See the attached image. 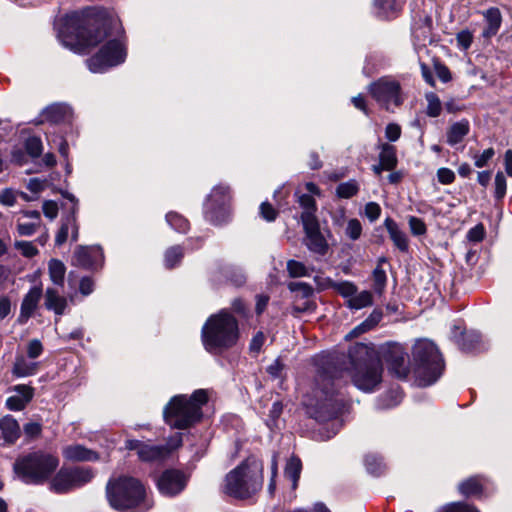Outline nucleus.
I'll return each instance as SVG.
<instances>
[{
    "label": "nucleus",
    "instance_id": "nucleus-1",
    "mask_svg": "<svg viewBox=\"0 0 512 512\" xmlns=\"http://www.w3.org/2000/svg\"><path fill=\"white\" fill-rule=\"evenodd\" d=\"M58 38L63 46L79 54L107 39L99 52L87 60L89 70L94 73L123 63L127 56L120 20L102 8L67 14L58 30Z\"/></svg>",
    "mask_w": 512,
    "mask_h": 512
},
{
    "label": "nucleus",
    "instance_id": "nucleus-2",
    "mask_svg": "<svg viewBox=\"0 0 512 512\" xmlns=\"http://www.w3.org/2000/svg\"><path fill=\"white\" fill-rule=\"evenodd\" d=\"M344 370L359 390L371 393L383 379V363L373 343L357 342L350 346Z\"/></svg>",
    "mask_w": 512,
    "mask_h": 512
},
{
    "label": "nucleus",
    "instance_id": "nucleus-3",
    "mask_svg": "<svg viewBox=\"0 0 512 512\" xmlns=\"http://www.w3.org/2000/svg\"><path fill=\"white\" fill-rule=\"evenodd\" d=\"M263 483V461L251 455L226 474L221 492L236 500H249L262 490Z\"/></svg>",
    "mask_w": 512,
    "mask_h": 512
},
{
    "label": "nucleus",
    "instance_id": "nucleus-4",
    "mask_svg": "<svg viewBox=\"0 0 512 512\" xmlns=\"http://www.w3.org/2000/svg\"><path fill=\"white\" fill-rule=\"evenodd\" d=\"M238 339V321L225 310L212 315L202 329L203 345L213 354H220L233 347Z\"/></svg>",
    "mask_w": 512,
    "mask_h": 512
},
{
    "label": "nucleus",
    "instance_id": "nucleus-5",
    "mask_svg": "<svg viewBox=\"0 0 512 512\" xmlns=\"http://www.w3.org/2000/svg\"><path fill=\"white\" fill-rule=\"evenodd\" d=\"M304 405L309 416L319 422L328 421L339 414L343 403L335 394L332 375L326 371L318 374L313 395L305 397Z\"/></svg>",
    "mask_w": 512,
    "mask_h": 512
},
{
    "label": "nucleus",
    "instance_id": "nucleus-6",
    "mask_svg": "<svg viewBox=\"0 0 512 512\" xmlns=\"http://www.w3.org/2000/svg\"><path fill=\"white\" fill-rule=\"evenodd\" d=\"M208 402V393L198 389L190 397L174 396L164 409L165 422L173 428L186 429L202 417V407Z\"/></svg>",
    "mask_w": 512,
    "mask_h": 512
},
{
    "label": "nucleus",
    "instance_id": "nucleus-7",
    "mask_svg": "<svg viewBox=\"0 0 512 512\" xmlns=\"http://www.w3.org/2000/svg\"><path fill=\"white\" fill-rule=\"evenodd\" d=\"M58 466L56 455L37 450L19 456L14 462L13 471L24 483L39 485L50 479Z\"/></svg>",
    "mask_w": 512,
    "mask_h": 512
},
{
    "label": "nucleus",
    "instance_id": "nucleus-8",
    "mask_svg": "<svg viewBox=\"0 0 512 512\" xmlns=\"http://www.w3.org/2000/svg\"><path fill=\"white\" fill-rule=\"evenodd\" d=\"M106 493L110 505L116 510L126 511L138 508L143 512L152 506L145 501L144 486L133 477L122 476L110 480Z\"/></svg>",
    "mask_w": 512,
    "mask_h": 512
},
{
    "label": "nucleus",
    "instance_id": "nucleus-9",
    "mask_svg": "<svg viewBox=\"0 0 512 512\" xmlns=\"http://www.w3.org/2000/svg\"><path fill=\"white\" fill-rule=\"evenodd\" d=\"M414 373L421 386L435 383L444 370L443 358L436 345L429 340H418L412 349Z\"/></svg>",
    "mask_w": 512,
    "mask_h": 512
},
{
    "label": "nucleus",
    "instance_id": "nucleus-10",
    "mask_svg": "<svg viewBox=\"0 0 512 512\" xmlns=\"http://www.w3.org/2000/svg\"><path fill=\"white\" fill-rule=\"evenodd\" d=\"M372 98L385 110L394 111L404 102L400 82L392 76H383L369 85Z\"/></svg>",
    "mask_w": 512,
    "mask_h": 512
},
{
    "label": "nucleus",
    "instance_id": "nucleus-11",
    "mask_svg": "<svg viewBox=\"0 0 512 512\" xmlns=\"http://www.w3.org/2000/svg\"><path fill=\"white\" fill-rule=\"evenodd\" d=\"M181 444L182 434L175 433L164 445H154L140 440L129 439L125 442V448L130 451H136L139 460L143 462H157L168 458Z\"/></svg>",
    "mask_w": 512,
    "mask_h": 512
},
{
    "label": "nucleus",
    "instance_id": "nucleus-12",
    "mask_svg": "<svg viewBox=\"0 0 512 512\" xmlns=\"http://www.w3.org/2000/svg\"><path fill=\"white\" fill-rule=\"evenodd\" d=\"M231 191L226 185L215 186L204 204V215L214 225L226 222L230 215Z\"/></svg>",
    "mask_w": 512,
    "mask_h": 512
},
{
    "label": "nucleus",
    "instance_id": "nucleus-13",
    "mask_svg": "<svg viewBox=\"0 0 512 512\" xmlns=\"http://www.w3.org/2000/svg\"><path fill=\"white\" fill-rule=\"evenodd\" d=\"M93 473L87 468H61L50 482V490L63 494L91 481Z\"/></svg>",
    "mask_w": 512,
    "mask_h": 512
},
{
    "label": "nucleus",
    "instance_id": "nucleus-14",
    "mask_svg": "<svg viewBox=\"0 0 512 512\" xmlns=\"http://www.w3.org/2000/svg\"><path fill=\"white\" fill-rule=\"evenodd\" d=\"M380 358L386 363L389 372L398 379L408 377L410 369L407 363L406 349L398 343H388L381 348Z\"/></svg>",
    "mask_w": 512,
    "mask_h": 512
},
{
    "label": "nucleus",
    "instance_id": "nucleus-15",
    "mask_svg": "<svg viewBox=\"0 0 512 512\" xmlns=\"http://www.w3.org/2000/svg\"><path fill=\"white\" fill-rule=\"evenodd\" d=\"M189 479L190 474L179 469H167L159 476L157 487L165 496H176L186 488Z\"/></svg>",
    "mask_w": 512,
    "mask_h": 512
},
{
    "label": "nucleus",
    "instance_id": "nucleus-16",
    "mask_svg": "<svg viewBox=\"0 0 512 512\" xmlns=\"http://www.w3.org/2000/svg\"><path fill=\"white\" fill-rule=\"evenodd\" d=\"M304 232H305V245L307 248L316 254L325 255L328 251V243L320 231V226L318 221L310 222V220L306 221L303 224Z\"/></svg>",
    "mask_w": 512,
    "mask_h": 512
},
{
    "label": "nucleus",
    "instance_id": "nucleus-17",
    "mask_svg": "<svg viewBox=\"0 0 512 512\" xmlns=\"http://www.w3.org/2000/svg\"><path fill=\"white\" fill-rule=\"evenodd\" d=\"M77 205L74 204L71 212L61 219V226L55 236V244L57 246L63 245L69 234H71V241L76 242L79 237V226L77 223Z\"/></svg>",
    "mask_w": 512,
    "mask_h": 512
},
{
    "label": "nucleus",
    "instance_id": "nucleus-18",
    "mask_svg": "<svg viewBox=\"0 0 512 512\" xmlns=\"http://www.w3.org/2000/svg\"><path fill=\"white\" fill-rule=\"evenodd\" d=\"M10 390L15 393L6 400V407L11 411L24 410L35 395V389L27 384L15 385Z\"/></svg>",
    "mask_w": 512,
    "mask_h": 512
},
{
    "label": "nucleus",
    "instance_id": "nucleus-19",
    "mask_svg": "<svg viewBox=\"0 0 512 512\" xmlns=\"http://www.w3.org/2000/svg\"><path fill=\"white\" fill-rule=\"evenodd\" d=\"M103 258V253L98 246H78L74 251V263L83 268L96 267Z\"/></svg>",
    "mask_w": 512,
    "mask_h": 512
},
{
    "label": "nucleus",
    "instance_id": "nucleus-20",
    "mask_svg": "<svg viewBox=\"0 0 512 512\" xmlns=\"http://www.w3.org/2000/svg\"><path fill=\"white\" fill-rule=\"evenodd\" d=\"M42 294L43 292L40 286H33L24 296L18 317V322L20 324L26 323L28 319L33 315L36 308L38 307Z\"/></svg>",
    "mask_w": 512,
    "mask_h": 512
},
{
    "label": "nucleus",
    "instance_id": "nucleus-21",
    "mask_svg": "<svg viewBox=\"0 0 512 512\" xmlns=\"http://www.w3.org/2000/svg\"><path fill=\"white\" fill-rule=\"evenodd\" d=\"M20 434V426L13 416L7 415L0 420V437L5 443L14 444Z\"/></svg>",
    "mask_w": 512,
    "mask_h": 512
},
{
    "label": "nucleus",
    "instance_id": "nucleus-22",
    "mask_svg": "<svg viewBox=\"0 0 512 512\" xmlns=\"http://www.w3.org/2000/svg\"><path fill=\"white\" fill-rule=\"evenodd\" d=\"M384 226L389 233L390 239L394 243L395 247L399 249L401 252H408L409 250V241L406 233L402 231L396 221L392 218L388 217L384 221Z\"/></svg>",
    "mask_w": 512,
    "mask_h": 512
},
{
    "label": "nucleus",
    "instance_id": "nucleus-23",
    "mask_svg": "<svg viewBox=\"0 0 512 512\" xmlns=\"http://www.w3.org/2000/svg\"><path fill=\"white\" fill-rule=\"evenodd\" d=\"M486 485V479L482 476H472L462 481L458 490L466 498L480 497L483 494Z\"/></svg>",
    "mask_w": 512,
    "mask_h": 512
},
{
    "label": "nucleus",
    "instance_id": "nucleus-24",
    "mask_svg": "<svg viewBox=\"0 0 512 512\" xmlns=\"http://www.w3.org/2000/svg\"><path fill=\"white\" fill-rule=\"evenodd\" d=\"M71 117V109L65 104H52L42 112L44 121L58 124L67 121Z\"/></svg>",
    "mask_w": 512,
    "mask_h": 512
},
{
    "label": "nucleus",
    "instance_id": "nucleus-25",
    "mask_svg": "<svg viewBox=\"0 0 512 512\" xmlns=\"http://www.w3.org/2000/svg\"><path fill=\"white\" fill-rule=\"evenodd\" d=\"M62 454L65 459L70 461H95L98 459V454L95 451L79 444L66 446Z\"/></svg>",
    "mask_w": 512,
    "mask_h": 512
},
{
    "label": "nucleus",
    "instance_id": "nucleus-26",
    "mask_svg": "<svg viewBox=\"0 0 512 512\" xmlns=\"http://www.w3.org/2000/svg\"><path fill=\"white\" fill-rule=\"evenodd\" d=\"M470 132V123L467 119H462L453 123L446 131L447 143L455 146L463 141Z\"/></svg>",
    "mask_w": 512,
    "mask_h": 512
},
{
    "label": "nucleus",
    "instance_id": "nucleus-27",
    "mask_svg": "<svg viewBox=\"0 0 512 512\" xmlns=\"http://www.w3.org/2000/svg\"><path fill=\"white\" fill-rule=\"evenodd\" d=\"M45 307L47 310L53 311L56 315L61 316L67 308V298L60 295L57 290L47 288L45 295Z\"/></svg>",
    "mask_w": 512,
    "mask_h": 512
},
{
    "label": "nucleus",
    "instance_id": "nucleus-28",
    "mask_svg": "<svg viewBox=\"0 0 512 512\" xmlns=\"http://www.w3.org/2000/svg\"><path fill=\"white\" fill-rule=\"evenodd\" d=\"M33 360L28 358V356H17L12 369L13 375L16 377H27L36 374L39 369V362Z\"/></svg>",
    "mask_w": 512,
    "mask_h": 512
},
{
    "label": "nucleus",
    "instance_id": "nucleus-29",
    "mask_svg": "<svg viewBox=\"0 0 512 512\" xmlns=\"http://www.w3.org/2000/svg\"><path fill=\"white\" fill-rule=\"evenodd\" d=\"M321 289L332 288L342 297L347 298L353 297L357 293V286L349 281L335 282L329 278L318 284Z\"/></svg>",
    "mask_w": 512,
    "mask_h": 512
},
{
    "label": "nucleus",
    "instance_id": "nucleus-30",
    "mask_svg": "<svg viewBox=\"0 0 512 512\" xmlns=\"http://www.w3.org/2000/svg\"><path fill=\"white\" fill-rule=\"evenodd\" d=\"M378 149L380 150L379 162L384 165V169L387 171L394 170L398 164L395 146L389 143H381L378 145Z\"/></svg>",
    "mask_w": 512,
    "mask_h": 512
},
{
    "label": "nucleus",
    "instance_id": "nucleus-31",
    "mask_svg": "<svg viewBox=\"0 0 512 512\" xmlns=\"http://www.w3.org/2000/svg\"><path fill=\"white\" fill-rule=\"evenodd\" d=\"M484 18L487 23V28L484 30L483 36L486 38H490L498 32L501 26L502 17L500 10L495 7L489 8L484 13Z\"/></svg>",
    "mask_w": 512,
    "mask_h": 512
},
{
    "label": "nucleus",
    "instance_id": "nucleus-32",
    "mask_svg": "<svg viewBox=\"0 0 512 512\" xmlns=\"http://www.w3.org/2000/svg\"><path fill=\"white\" fill-rule=\"evenodd\" d=\"M299 204L303 208V212L301 214L302 224H305L306 221L310 220V222L318 221L315 215L317 206L315 199L312 195L303 194L299 197Z\"/></svg>",
    "mask_w": 512,
    "mask_h": 512
},
{
    "label": "nucleus",
    "instance_id": "nucleus-33",
    "mask_svg": "<svg viewBox=\"0 0 512 512\" xmlns=\"http://www.w3.org/2000/svg\"><path fill=\"white\" fill-rule=\"evenodd\" d=\"M373 304V294L370 291L364 290L360 293L354 294L346 301L348 308L352 310H359L365 307H369Z\"/></svg>",
    "mask_w": 512,
    "mask_h": 512
},
{
    "label": "nucleus",
    "instance_id": "nucleus-34",
    "mask_svg": "<svg viewBox=\"0 0 512 512\" xmlns=\"http://www.w3.org/2000/svg\"><path fill=\"white\" fill-rule=\"evenodd\" d=\"M48 272L49 277L54 284L63 286L66 267L62 261L58 259H51L48 263Z\"/></svg>",
    "mask_w": 512,
    "mask_h": 512
},
{
    "label": "nucleus",
    "instance_id": "nucleus-35",
    "mask_svg": "<svg viewBox=\"0 0 512 512\" xmlns=\"http://www.w3.org/2000/svg\"><path fill=\"white\" fill-rule=\"evenodd\" d=\"M302 464L300 459L291 458L285 467L284 475L292 482V488L296 489L300 478Z\"/></svg>",
    "mask_w": 512,
    "mask_h": 512
},
{
    "label": "nucleus",
    "instance_id": "nucleus-36",
    "mask_svg": "<svg viewBox=\"0 0 512 512\" xmlns=\"http://www.w3.org/2000/svg\"><path fill=\"white\" fill-rule=\"evenodd\" d=\"M184 256V252L181 246H172L168 248L164 255L165 266L169 269L177 266Z\"/></svg>",
    "mask_w": 512,
    "mask_h": 512
},
{
    "label": "nucleus",
    "instance_id": "nucleus-37",
    "mask_svg": "<svg viewBox=\"0 0 512 512\" xmlns=\"http://www.w3.org/2000/svg\"><path fill=\"white\" fill-rule=\"evenodd\" d=\"M378 9L386 16H394L403 5L402 0H375Z\"/></svg>",
    "mask_w": 512,
    "mask_h": 512
},
{
    "label": "nucleus",
    "instance_id": "nucleus-38",
    "mask_svg": "<svg viewBox=\"0 0 512 512\" xmlns=\"http://www.w3.org/2000/svg\"><path fill=\"white\" fill-rule=\"evenodd\" d=\"M166 221L174 230L179 233H186L189 230L188 220L176 212L167 213Z\"/></svg>",
    "mask_w": 512,
    "mask_h": 512
},
{
    "label": "nucleus",
    "instance_id": "nucleus-39",
    "mask_svg": "<svg viewBox=\"0 0 512 512\" xmlns=\"http://www.w3.org/2000/svg\"><path fill=\"white\" fill-rule=\"evenodd\" d=\"M359 192V184L356 180H349L340 183L336 188V194L339 198L349 199Z\"/></svg>",
    "mask_w": 512,
    "mask_h": 512
},
{
    "label": "nucleus",
    "instance_id": "nucleus-40",
    "mask_svg": "<svg viewBox=\"0 0 512 512\" xmlns=\"http://www.w3.org/2000/svg\"><path fill=\"white\" fill-rule=\"evenodd\" d=\"M425 99L427 101L426 114L432 118L440 116L442 111V103L437 94L434 92H429L425 95Z\"/></svg>",
    "mask_w": 512,
    "mask_h": 512
},
{
    "label": "nucleus",
    "instance_id": "nucleus-41",
    "mask_svg": "<svg viewBox=\"0 0 512 512\" xmlns=\"http://www.w3.org/2000/svg\"><path fill=\"white\" fill-rule=\"evenodd\" d=\"M432 30V19L429 16H425L422 23H415L413 26V35L417 40H425L429 37Z\"/></svg>",
    "mask_w": 512,
    "mask_h": 512
},
{
    "label": "nucleus",
    "instance_id": "nucleus-42",
    "mask_svg": "<svg viewBox=\"0 0 512 512\" xmlns=\"http://www.w3.org/2000/svg\"><path fill=\"white\" fill-rule=\"evenodd\" d=\"M385 262H386L385 258H380L378 260V264H377L376 268L373 271L374 288H375V291H377V292H381L386 284V280H387L386 272L382 268V263H385Z\"/></svg>",
    "mask_w": 512,
    "mask_h": 512
},
{
    "label": "nucleus",
    "instance_id": "nucleus-43",
    "mask_svg": "<svg viewBox=\"0 0 512 512\" xmlns=\"http://www.w3.org/2000/svg\"><path fill=\"white\" fill-rule=\"evenodd\" d=\"M287 270L291 277H305L310 275V270L302 262L296 260H289L287 262Z\"/></svg>",
    "mask_w": 512,
    "mask_h": 512
},
{
    "label": "nucleus",
    "instance_id": "nucleus-44",
    "mask_svg": "<svg viewBox=\"0 0 512 512\" xmlns=\"http://www.w3.org/2000/svg\"><path fill=\"white\" fill-rule=\"evenodd\" d=\"M25 150L32 157L37 158L41 155L43 150L42 141L39 137L32 136L25 141Z\"/></svg>",
    "mask_w": 512,
    "mask_h": 512
},
{
    "label": "nucleus",
    "instance_id": "nucleus-45",
    "mask_svg": "<svg viewBox=\"0 0 512 512\" xmlns=\"http://www.w3.org/2000/svg\"><path fill=\"white\" fill-rule=\"evenodd\" d=\"M43 426L40 422H28L23 426V432L27 441L39 438L42 434Z\"/></svg>",
    "mask_w": 512,
    "mask_h": 512
},
{
    "label": "nucleus",
    "instance_id": "nucleus-46",
    "mask_svg": "<svg viewBox=\"0 0 512 512\" xmlns=\"http://www.w3.org/2000/svg\"><path fill=\"white\" fill-rule=\"evenodd\" d=\"M365 465L369 473L379 476L384 471V465L380 458L373 455H368L365 458Z\"/></svg>",
    "mask_w": 512,
    "mask_h": 512
},
{
    "label": "nucleus",
    "instance_id": "nucleus-47",
    "mask_svg": "<svg viewBox=\"0 0 512 512\" xmlns=\"http://www.w3.org/2000/svg\"><path fill=\"white\" fill-rule=\"evenodd\" d=\"M345 234L353 241L358 240L362 234L361 222L356 218L350 219L347 223Z\"/></svg>",
    "mask_w": 512,
    "mask_h": 512
},
{
    "label": "nucleus",
    "instance_id": "nucleus-48",
    "mask_svg": "<svg viewBox=\"0 0 512 512\" xmlns=\"http://www.w3.org/2000/svg\"><path fill=\"white\" fill-rule=\"evenodd\" d=\"M440 512H479V510L465 502H453L445 505Z\"/></svg>",
    "mask_w": 512,
    "mask_h": 512
},
{
    "label": "nucleus",
    "instance_id": "nucleus-49",
    "mask_svg": "<svg viewBox=\"0 0 512 512\" xmlns=\"http://www.w3.org/2000/svg\"><path fill=\"white\" fill-rule=\"evenodd\" d=\"M14 246L24 257L32 258L38 254V249L32 242L16 241Z\"/></svg>",
    "mask_w": 512,
    "mask_h": 512
},
{
    "label": "nucleus",
    "instance_id": "nucleus-50",
    "mask_svg": "<svg viewBox=\"0 0 512 512\" xmlns=\"http://www.w3.org/2000/svg\"><path fill=\"white\" fill-rule=\"evenodd\" d=\"M495 150L493 148H488L484 150L481 154H474V165L477 168H483L487 166L488 162L494 157Z\"/></svg>",
    "mask_w": 512,
    "mask_h": 512
},
{
    "label": "nucleus",
    "instance_id": "nucleus-51",
    "mask_svg": "<svg viewBox=\"0 0 512 512\" xmlns=\"http://www.w3.org/2000/svg\"><path fill=\"white\" fill-rule=\"evenodd\" d=\"M408 224L413 235L421 236L427 231L426 224L421 218L410 216Z\"/></svg>",
    "mask_w": 512,
    "mask_h": 512
},
{
    "label": "nucleus",
    "instance_id": "nucleus-52",
    "mask_svg": "<svg viewBox=\"0 0 512 512\" xmlns=\"http://www.w3.org/2000/svg\"><path fill=\"white\" fill-rule=\"evenodd\" d=\"M456 40L460 49L467 50L473 42V34L469 30H462L456 35Z\"/></svg>",
    "mask_w": 512,
    "mask_h": 512
},
{
    "label": "nucleus",
    "instance_id": "nucleus-53",
    "mask_svg": "<svg viewBox=\"0 0 512 512\" xmlns=\"http://www.w3.org/2000/svg\"><path fill=\"white\" fill-rule=\"evenodd\" d=\"M506 188V178L502 172H498L495 176V197L502 199L506 194Z\"/></svg>",
    "mask_w": 512,
    "mask_h": 512
},
{
    "label": "nucleus",
    "instance_id": "nucleus-54",
    "mask_svg": "<svg viewBox=\"0 0 512 512\" xmlns=\"http://www.w3.org/2000/svg\"><path fill=\"white\" fill-rule=\"evenodd\" d=\"M260 215L266 221L272 222L277 218L278 212L269 202L266 201L260 205Z\"/></svg>",
    "mask_w": 512,
    "mask_h": 512
},
{
    "label": "nucleus",
    "instance_id": "nucleus-55",
    "mask_svg": "<svg viewBox=\"0 0 512 512\" xmlns=\"http://www.w3.org/2000/svg\"><path fill=\"white\" fill-rule=\"evenodd\" d=\"M383 317V313L379 309L373 310V312L362 322V326H365L368 331L375 328Z\"/></svg>",
    "mask_w": 512,
    "mask_h": 512
},
{
    "label": "nucleus",
    "instance_id": "nucleus-56",
    "mask_svg": "<svg viewBox=\"0 0 512 512\" xmlns=\"http://www.w3.org/2000/svg\"><path fill=\"white\" fill-rule=\"evenodd\" d=\"M40 225V223L34 221L30 223L19 222L17 224V231L21 236H31L38 230Z\"/></svg>",
    "mask_w": 512,
    "mask_h": 512
},
{
    "label": "nucleus",
    "instance_id": "nucleus-57",
    "mask_svg": "<svg viewBox=\"0 0 512 512\" xmlns=\"http://www.w3.org/2000/svg\"><path fill=\"white\" fill-rule=\"evenodd\" d=\"M485 237V229L482 224H478L471 228L467 233V239L470 242L478 243L481 242Z\"/></svg>",
    "mask_w": 512,
    "mask_h": 512
},
{
    "label": "nucleus",
    "instance_id": "nucleus-58",
    "mask_svg": "<svg viewBox=\"0 0 512 512\" xmlns=\"http://www.w3.org/2000/svg\"><path fill=\"white\" fill-rule=\"evenodd\" d=\"M381 215V207L376 202H369L365 205V216L370 222L376 221Z\"/></svg>",
    "mask_w": 512,
    "mask_h": 512
},
{
    "label": "nucleus",
    "instance_id": "nucleus-59",
    "mask_svg": "<svg viewBox=\"0 0 512 512\" xmlns=\"http://www.w3.org/2000/svg\"><path fill=\"white\" fill-rule=\"evenodd\" d=\"M43 352V345L42 343L37 340L33 339L29 341L27 345V356L30 359H36L38 358Z\"/></svg>",
    "mask_w": 512,
    "mask_h": 512
},
{
    "label": "nucleus",
    "instance_id": "nucleus-60",
    "mask_svg": "<svg viewBox=\"0 0 512 512\" xmlns=\"http://www.w3.org/2000/svg\"><path fill=\"white\" fill-rule=\"evenodd\" d=\"M477 343H479V336L477 334L465 335L461 343V349L466 352H472L476 349Z\"/></svg>",
    "mask_w": 512,
    "mask_h": 512
},
{
    "label": "nucleus",
    "instance_id": "nucleus-61",
    "mask_svg": "<svg viewBox=\"0 0 512 512\" xmlns=\"http://www.w3.org/2000/svg\"><path fill=\"white\" fill-rule=\"evenodd\" d=\"M401 127L396 123H389L385 128V137L391 141L395 142L401 137Z\"/></svg>",
    "mask_w": 512,
    "mask_h": 512
},
{
    "label": "nucleus",
    "instance_id": "nucleus-62",
    "mask_svg": "<svg viewBox=\"0 0 512 512\" xmlns=\"http://www.w3.org/2000/svg\"><path fill=\"white\" fill-rule=\"evenodd\" d=\"M437 178L441 184L448 185L454 182L455 173L449 168H440L437 171Z\"/></svg>",
    "mask_w": 512,
    "mask_h": 512
},
{
    "label": "nucleus",
    "instance_id": "nucleus-63",
    "mask_svg": "<svg viewBox=\"0 0 512 512\" xmlns=\"http://www.w3.org/2000/svg\"><path fill=\"white\" fill-rule=\"evenodd\" d=\"M43 213L46 217L53 220L58 215V205L54 201H45L43 203Z\"/></svg>",
    "mask_w": 512,
    "mask_h": 512
},
{
    "label": "nucleus",
    "instance_id": "nucleus-64",
    "mask_svg": "<svg viewBox=\"0 0 512 512\" xmlns=\"http://www.w3.org/2000/svg\"><path fill=\"white\" fill-rule=\"evenodd\" d=\"M435 71H436L438 78L444 83L449 82L452 79V76H451V73H450L448 67L445 66L444 64H441V63L435 64Z\"/></svg>",
    "mask_w": 512,
    "mask_h": 512
}]
</instances>
